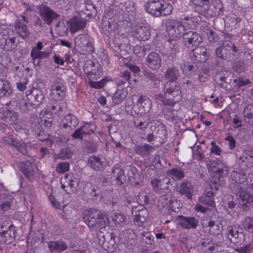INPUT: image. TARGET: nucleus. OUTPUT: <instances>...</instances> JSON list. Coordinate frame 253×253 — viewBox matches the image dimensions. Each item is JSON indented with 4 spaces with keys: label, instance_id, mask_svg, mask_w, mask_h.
Here are the masks:
<instances>
[{
    "label": "nucleus",
    "instance_id": "nucleus-1",
    "mask_svg": "<svg viewBox=\"0 0 253 253\" xmlns=\"http://www.w3.org/2000/svg\"><path fill=\"white\" fill-rule=\"evenodd\" d=\"M214 52L217 58L233 62L237 59L239 49L231 41L223 40L220 42L219 46L215 49Z\"/></svg>",
    "mask_w": 253,
    "mask_h": 253
},
{
    "label": "nucleus",
    "instance_id": "nucleus-2",
    "mask_svg": "<svg viewBox=\"0 0 253 253\" xmlns=\"http://www.w3.org/2000/svg\"><path fill=\"white\" fill-rule=\"evenodd\" d=\"M145 11L155 17H160L170 14L173 10L172 6L167 2L160 0H148L145 4Z\"/></svg>",
    "mask_w": 253,
    "mask_h": 253
},
{
    "label": "nucleus",
    "instance_id": "nucleus-3",
    "mask_svg": "<svg viewBox=\"0 0 253 253\" xmlns=\"http://www.w3.org/2000/svg\"><path fill=\"white\" fill-rule=\"evenodd\" d=\"M190 1L201 7L202 12L207 16H217L223 8L222 3L220 0H190Z\"/></svg>",
    "mask_w": 253,
    "mask_h": 253
},
{
    "label": "nucleus",
    "instance_id": "nucleus-4",
    "mask_svg": "<svg viewBox=\"0 0 253 253\" xmlns=\"http://www.w3.org/2000/svg\"><path fill=\"white\" fill-rule=\"evenodd\" d=\"M201 222L204 228H208L207 230L211 235L216 236L220 234L222 230L221 220L219 216L214 215L206 217Z\"/></svg>",
    "mask_w": 253,
    "mask_h": 253
},
{
    "label": "nucleus",
    "instance_id": "nucleus-5",
    "mask_svg": "<svg viewBox=\"0 0 253 253\" xmlns=\"http://www.w3.org/2000/svg\"><path fill=\"white\" fill-rule=\"evenodd\" d=\"M166 31L173 38H180L186 31L182 21L168 19L166 21Z\"/></svg>",
    "mask_w": 253,
    "mask_h": 253
},
{
    "label": "nucleus",
    "instance_id": "nucleus-6",
    "mask_svg": "<svg viewBox=\"0 0 253 253\" xmlns=\"http://www.w3.org/2000/svg\"><path fill=\"white\" fill-rule=\"evenodd\" d=\"M50 90L54 100L62 99L66 93V87L63 80L59 78L54 79Z\"/></svg>",
    "mask_w": 253,
    "mask_h": 253
},
{
    "label": "nucleus",
    "instance_id": "nucleus-7",
    "mask_svg": "<svg viewBox=\"0 0 253 253\" xmlns=\"http://www.w3.org/2000/svg\"><path fill=\"white\" fill-rule=\"evenodd\" d=\"M180 83L167 82L164 87V95L171 96L175 102L180 101L182 98V91L179 88Z\"/></svg>",
    "mask_w": 253,
    "mask_h": 253
},
{
    "label": "nucleus",
    "instance_id": "nucleus-8",
    "mask_svg": "<svg viewBox=\"0 0 253 253\" xmlns=\"http://www.w3.org/2000/svg\"><path fill=\"white\" fill-rule=\"evenodd\" d=\"M226 237L231 243L235 245H242L245 240L244 234L241 231L240 232L238 228L233 225L227 227Z\"/></svg>",
    "mask_w": 253,
    "mask_h": 253
},
{
    "label": "nucleus",
    "instance_id": "nucleus-9",
    "mask_svg": "<svg viewBox=\"0 0 253 253\" xmlns=\"http://www.w3.org/2000/svg\"><path fill=\"white\" fill-rule=\"evenodd\" d=\"M75 6L78 13L85 14L86 17H89L96 13L95 7L90 0H77Z\"/></svg>",
    "mask_w": 253,
    "mask_h": 253
},
{
    "label": "nucleus",
    "instance_id": "nucleus-10",
    "mask_svg": "<svg viewBox=\"0 0 253 253\" xmlns=\"http://www.w3.org/2000/svg\"><path fill=\"white\" fill-rule=\"evenodd\" d=\"M182 37V42L187 47L198 46L203 42L201 35L192 31L185 32Z\"/></svg>",
    "mask_w": 253,
    "mask_h": 253
},
{
    "label": "nucleus",
    "instance_id": "nucleus-11",
    "mask_svg": "<svg viewBox=\"0 0 253 253\" xmlns=\"http://www.w3.org/2000/svg\"><path fill=\"white\" fill-rule=\"evenodd\" d=\"M39 10L42 19L47 25L51 24L54 19L59 16L53 9L45 5H41Z\"/></svg>",
    "mask_w": 253,
    "mask_h": 253
},
{
    "label": "nucleus",
    "instance_id": "nucleus-12",
    "mask_svg": "<svg viewBox=\"0 0 253 253\" xmlns=\"http://www.w3.org/2000/svg\"><path fill=\"white\" fill-rule=\"evenodd\" d=\"M127 177L131 185L140 186L143 179V174L135 167L127 166Z\"/></svg>",
    "mask_w": 253,
    "mask_h": 253
},
{
    "label": "nucleus",
    "instance_id": "nucleus-13",
    "mask_svg": "<svg viewBox=\"0 0 253 253\" xmlns=\"http://www.w3.org/2000/svg\"><path fill=\"white\" fill-rule=\"evenodd\" d=\"M150 182L154 191L156 193H161L169 189L171 181L168 177H164L162 178H151Z\"/></svg>",
    "mask_w": 253,
    "mask_h": 253
},
{
    "label": "nucleus",
    "instance_id": "nucleus-14",
    "mask_svg": "<svg viewBox=\"0 0 253 253\" xmlns=\"http://www.w3.org/2000/svg\"><path fill=\"white\" fill-rule=\"evenodd\" d=\"M237 187L239 191L236 195L240 200L239 204L242 207L243 210L247 211L249 204L253 202V196L251 195L245 188H242L240 184Z\"/></svg>",
    "mask_w": 253,
    "mask_h": 253
},
{
    "label": "nucleus",
    "instance_id": "nucleus-15",
    "mask_svg": "<svg viewBox=\"0 0 253 253\" xmlns=\"http://www.w3.org/2000/svg\"><path fill=\"white\" fill-rule=\"evenodd\" d=\"M179 226L186 229H195L199 224V220L193 216H185L182 215L176 217Z\"/></svg>",
    "mask_w": 253,
    "mask_h": 253
},
{
    "label": "nucleus",
    "instance_id": "nucleus-16",
    "mask_svg": "<svg viewBox=\"0 0 253 253\" xmlns=\"http://www.w3.org/2000/svg\"><path fill=\"white\" fill-rule=\"evenodd\" d=\"M207 167L210 172L219 173L220 175H225L227 173V168L219 159L214 160H210L207 162Z\"/></svg>",
    "mask_w": 253,
    "mask_h": 253
},
{
    "label": "nucleus",
    "instance_id": "nucleus-17",
    "mask_svg": "<svg viewBox=\"0 0 253 253\" xmlns=\"http://www.w3.org/2000/svg\"><path fill=\"white\" fill-rule=\"evenodd\" d=\"M146 64L148 68L153 71L159 69L162 65L161 56L156 52H151L145 59Z\"/></svg>",
    "mask_w": 253,
    "mask_h": 253
},
{
    "label": "nucleus",
    "instance_id": "nucleus-18",
    "mask_svg": "<svg viewBox=\"0 0 253 253\" xmlns=\"http://www.w3.org/2000/svg\"><path fill=\"white\" fill-rule=\"evenodd\" d=\"M18 118V113L6 107L0 108V120L12 124L17 122Z\"/></svg>",
    "mask_w": 253,
    "mask_h": 253
},
{
    "label": "nucleus",
    "instance_id": "nucleus-19",
    "mask_svg": "<svg viewBox=\"0 0 253 253\" xmlns=\"http://www.w3.org/2000/svg\"><path fill=\"white\" fill-rule=\"evenodd\" d=\"M29 93L27 95L29 96V101H31V105L39 106L44 99V95L42 91L36 88L28 91Z\"/></svg>",
    "mask_w": 253,
    "mask_h": 253
},
{
    "label": "nucleus",
    "instance_id": "nucleus-20",
    "mask_svg": "<svg viewBox=\"0 0 253 253\" xmlns=\"http://www.w3.org/2000/svg\"><path fill=\"white\" fill-rule=\"evenodd\" d=\"M101 213V211L99 210L90 209L85 211L84 220L89 227L92 228L95 225L96 220L100 216Z\"/></svg>",
    "mask_w": 253,
    "mask_h": 253
},
{
    "label": "nucleus",
    "instance_id": "nucleus-21",
    "mask_svg": "<svg viewBox=\"0 0 253 253\" xmlns=\"http://www.w3.org/2000/svg\"><path fill=\"white\" fill-rule=\"evenodd\" d=\"M177 189L179 194L185 196L189 200L192 199L194 189L191 182L184 180L177 186Z\"/></svg>",
    "mask_w": 253,
    "mask_h": 253
},
{
    "label": "nucleus",
    "instance_id": "nucleus-22",
    "mask_svg": "<svg viewBox=\"0 0 253 253\" xmlns=\"http://www.w3.org/2000/svg\"><path fill=\"white\" fill-rule=\"evenodd\" d=\"M190 56L193 60L199 62H205L208 58L207 49L202 46L194 48L190 53Z\"/></svg>",
    "mask_w": 253,
    "mask_h": 253
},
{
    "label": "nucleus",
    "instance_id": "nucleus-23",
    "mask_svg": "<svg viewBox=\"0 0 253 253\" xmlns=\"http://www.w3.org/2000/svg\"><path fill=\"white\" fill-rule=\"evenodd\" d=\"M132 214L133 215V220L134 223L138 226H141L146 221L149 216V213L147 210L145 208L141 209H138L135 211L133 209L132 211Z\"/></svg>",
    "mask_w": 253,
    "mask_h": 253
},
{
    "label": "nucleus",
    "instance_id": "nucleus-24",
    "mask_svg": "<svg viewBox=\"0 0 253 253\" xmlns=\"http://www.w3.org/2000/svg\"><path fill=\"white\" fill-rule=\"evenodd\" d=\"M134 32V36L140 41H145L150 37V28L146 25L136 26Z\"/></svg>",
    "mask_w": 253,
    "mask_h": 253
},
{
    "label": "nucleus",
    "instance_id": "nucleus-25",
    "mask_svg": "<svg viewBox=\"0 0 253 253\" xmlns=\"http://www.w3.org/2000/svg\"><path fill=\"white\" fill-rule=\"evenodd\" d=\"M18 167L27 179L30 181L34 180V170L31 162L28 161L20 163L18 164Z\"/></svg>",
    "mask_w": 253,
    "mask_h": 253
},
{
    "label": "nucleus",
    "instance_id": "nucleus-26",
    "mask_svg": "<svg viewBox=\"0 0 253 253\" xmlns=\"http://www.w3.org/2000/svg\"><path fill=\"white\" fill-rule=\"evenodd\" d=\"M14 30L16 33L23 39H27L30 34V30L26 24L19 19L15 22Z\"/></svg>",
    "mask_w": 253,
    "mask_h": 253
},
{
    "label": "nucleus",
    "instance_id": "nucleus-27",
    "mask_svg": "<svg viewBox=\"0 0 253 253\" xmlns=\"http://www.w3.org/2000/svg\"><path fill=\"white\" fill-rule=\"evenodd\" d=\"M116 27V23L107 17H103L101 24V31L106 35H108L114 32Z\"/></svg>",
    "mask_w": 253,
    "mask_h": 253
},
{
    "label": "nucleus",
    "instance_id": "nucleus-28",
    "mask_svg": "<svg viewBox=\"0 0 253 253\" xmlns=\"http://www.w3.org/2000/svg\"><path fill=\"white\" fill-rule=\"evenodd\" d=\"M48 248L51 253H61L68 249L67 243L62 240L50 241L48 243Z\"/></svg>",
    "mask_w": 253,
    "mask_h": 253
},
{
    "label": "nucleus",
    "instance_id": "nucleus-29",
    "mask_svg": "<svg viewBox=\"0 0 253 253\" xmlns=\"http://www.w3.org/2000/svg\"><path fill=\"white\" fill-rule=\"evenodd\" d=\"M62 127L70 131L74 129L78 124L76 117L71 114H68L63 119Z\"/></svg>",
    "mask_w": 253,
    "mask_h": 253
},
{
    "label": "nucleus",
    "instance_id": "nucleus-30",
    "mask_svg": "<svg viewBox=\"0 0 253 253\" xmlns=\"http://www.w3.org/2000/svg\"><path fill=\"white\" fill-rule=\"evenodd\" d=\"M3 36L4 37L0 39V47L5 51H10L16 48L15 38H9L8 35Z\"/></svg>",
    "mask_w": 253,
    "mask_h": 253
},
{
    "label": "nucleus",
    "instance_id": "nucleus-31",
    "mask_svg": "<svg viewBox=\"0 0 253 253\" xmlns=\"http://www.w3.org/2000/svg\"><path fill=\"white\" fill-rule=\"evenodd\" d=\"M71 31L76 32L78 30L84 28L86 24V21L84 19L77 17H74L69 21Z\"/></svg>",
    "mask_w": 253,
    "mask_h": 253
},
{
    "label": "nucleus",
    "instance_id": "nucleus-32",
    "mask_svg": "<svg viewBox=\"0 0 253 253\" xmlns=\"http://www.w3.org/2000/svg\"><path fill=\"white\" fill-rule=\"evenodd\" d=\"M180 76V73L175 67H171L167 70L165 73L164 78L167 82L175 83Z\"/></svg>",
    "mask_w": 253,
    "mask_h": 253
},
{
    "label": "nucleus",
    "instance_id": "nucleus-33",
    "mask_svg": "<svg viewBox=\"0 0 253 253\" xmlns=\"http://www.w3.org/2000/svg\"><path fill=\"white\" fill-rule=\"evenodd\" d=\"M40 117L43 125L51 127L53 126V117L52 113L48 109L42 110L40 114Z\"/></svg>",
    "mask_w": 253,
    "mask_h": 253
},
{
    "label": "nucleus",
    "instance_id": "nucleus-34",
    "mask_svg": "<svg viewBox=\"0 0 253 253\" xmlns=\"http://www.w3.org/2000/svg\"><path fill=\"white\" fill-rule=\"evenodd\" d=\"M0 237L2 241L6 244H10L15 240V230L13 229V225L12 224L8 226L7 231H0Z\"/></svg>",
    "mask_w": 253,
    "mask_h": 253
},
{
    "label": "nucleus",
    "instance_id": "nucleus-35",
    "mask_svg": "<svg viewBox=\"0 0 253 253\" xmlns=\"http://www.w3.org/2000/svg\"><path fill=\"white\" fill-rule=\"evenodd\" d=\"M137 105L141 107V113L148 112L151 108V101L145 95H141L137 100Z\"/></svg>",
    "mask_w": 253,
    "mask_h": 253
},
{
    "label": "nucleus",
    "instance_id": "nucleus-36",
    "mask_svg": "<svg viewBox=\"0 0 253 253\" xmlns=\"http://www.w3.org/2000/svg\"><path fill=\"white\" fill-rule=\"evenodd\" d=\"M142 73L144 76V79L147 82H151L155 87L159 86L161 80L158 75L147 70H144Z\"/></svg>",
    "mask_w": 253,
    "mask_h": 253
},
{
    "label": "nucleus",
    "instance_id": "nucleus-37",
    "mask_svg": "<svg viewBox=\"0 0 253 253\" xmlns=\"http://www.w3.org/2000/svg\"><path fill=\"white\" fill-rule=\"evenodd\" d=\"M113 176L116 180V183L121 185L124 183L126 181V176L124 170L119 167L114 168L112 170Z\"/></svg>",
    "mask_w": 253,
    "mask_h": 253
},
{
    "label": "nucleus",
    "instance_id": "nucleus-38",
    "mask_svg": "<svg viewBox=\"0 0 253 253\" xmlns=\"http://www.w3.org/2000/svg\"><path fill=\"white\" fill-rule=\"evenodd\" d=\"M12 91L9 82L0 79V97H9L12 93Z\"/></svg>",
    "mask_w": 253,
    "mask_h": 253
},
{
    "label": "nucleus",
    "instance_id": "nucleus-39",
    "mask_svg": "<svg viewBox=\"0 0 253 253\" xmlns=\"http://www.w3.org/2000/svg\"><path fill=\"white\" fill-rule=\"evenodd\" d=\"M84 70V73L90 77L92 75H98L100 73L97 66L96 67L95 63L92 61H88L85 63Z\"/></svg>",
    "mask_w": 253,
    "mask_h": 253
},
{
    "label": "nucleus",
    "instance_id": "nucleus-40",
    "mask_svg": "<svg viewBox=\"0 0 253 253\" xmlns=\"http://www.w3.org/2000/svg\"><path fill=\"white\" fill-rule=\"evenodd\" d=\"M87 164L95 170H101L103 169V165L101 159L97 156L89 157L87 160Z\"/></svg>",
    "mask_w": 253,
    "mask_h": 253
},
{
    "label": "nucleus",
    "instance_id": "nucleus-41",
    "mask_svg": "<svg viewBox=\"0 0 253 253\" xmlns=\"http://www.w3.org/2000/svg\"><path fill=\"white\" fill-rule=\"evenodd\" d=\"M134 150L137 154L144 157L153 152L154 148L150 145L145 144L143 145H137L135 147Z\"/></svg>",
    "mask_w": 253,
    "mask_h": 253
},
{
    "label": "nucleus",
    "instance_id": "nucleus-42",
    "mask_svg": "<svg viewBox=\"0 0 253 253\" xmlns=\"http://www.w3.org/2000/svg\"><path fill=\"white\" fill-rule=\"evenodd\" d=\"M127 92L124 88H118L112 96V101L115 104H120L126 97Z\"/></svg>",
    "mask_w": 253,
    "mask_h": 253
},
{
    "label": "nucleus",
    "instance_id": "nucleus-43",
    "mask_svg": "<svg viewBox=\"0 0 253 253\" xmlns=\"http://www.w3.org/2000/svg\"><path fill=\"white\" fill-rule=\"evenodd\" d=\"M244 116L247 123L253 126V104H249L245 107Z\"/></svg>",
    "mask_w": 253,
    "mask_h": 253
},
{
    "label": "nucleus",
    "instance_id": "nucleus-44",
    "mask_svg": "<svg viewBox=\"0 0 253 253\" xmlns=\"http://www.w3.org/2000/svg\"><path fill=\"white\" fill-rule=\"evenodd\" d=\"M171 199L172 198L169 195H161L158 201V206L162 211L164 209L168 210Z\"/></svg>",
    "mask_w": 253,
    "mask_h": 253
},
{
    "label": "nucleus",
    "instance_id": "nucleus-45",
    "mask_svg": "<svg viewBox=\"0 0 253 253\" xmlns=\"http://www.w3.org/2000/svg\"><path fill=\"white\" fill-rule=\"evenodd\" d=\"M151 46L148 44H145L142 45H137L133 47V51L134 53L138 57H142L146 53L150 50Z\"/></svg>",
    "mask_w": 253,
    "mask_h": 253
},
{
    "label": "nucleus",
    "instance_id": "nucleus-46",
    "mask_svg": "<svg viewBox=\"0 0 253 253\" xmlns=\"http://www.w3.org/2000/svg\"><path fill=\"white\" fill-rule=\"evenodd\" d=\"M49 52L40 51V50L37 51V49H32L30 54L34 64L36 62L37 59L41 60L47 58L49 56Z\"/></svg>",
    "mask_w": 253,
    "mask_h": 253
},
{
    "label": "nucleus",
    "instance_id": "nucleus-47",
    "mask_svg": "<svg viewBox=\"0 0 253 253\" xmlns=\"http://www.w3.org/2000/svg\"><path fill=\"white\" fill-rule=\"evenodd\" d=\"M65 178L68 179V184L72 191L77 190L80 182V179L78 177L77 174L67 175H66Z\"/></svg>",
    "mask_w": 253,
    "mask_h": 253
},
{
    "label": "nucleus",
    "instance_id": "nucleus-48",
    "mask_svg": "<svg viewBox=\"0 0 253 253\" xmlns=\"http://www.w3.org/2000/svg\"><path fill=\"white\" fill-rule=\"evenodd\" d=\"M90 38L87 34H80L78 35L75 39V46L79 49L81 47H84V44Z\"/></svg>",
    "mask_w": 253,
    "mask_h": 253
},
{
    "label": "nucleus",
    "instance_id": "nucleus-49",
    "mask_svg": "<svg viewBox=\"0 0 253 253\" xmlns=\"http://www.w3.org/2000/svg\"><path fill=\"white\" fill-rule=\"evenodd\" d=\"M169 175L177 180L184 178V173L182 169L178 168H172L168 171Z\"/></svg>",
    "mask_w": 253,
    "mask_h": 253
},
{
    "label": "nucleus",
    "instance_id": "nucleus-50",
    "mask_svg": "<svg viewBox=\"0 0 253 253\" xmlns=\"http://www.w3.org/2000/svg\"><path fill=\"white\" fill-rule=\"evenodd\" d=\"M29 101H30L27 99L25 100L24 99H21L18 102V107L20 111L22 113L28 114L29 113L30 111V107L32 106L31 105V103H30Z\"/></svg>",
    "mask_w": 253,
    "mask_h": 253
},
{
    "label": "nucleus",
    "instance_id": "nucleus-51",
    "mask_svg": "<svg viewBox=\"0 0 253 253\" xmlns=\"http://www.w3.org/2000/svg\"><path fill=\"white\" fill-rule=\"evenodd\" d=\"M218 189L217 184L215 181H207L205 185V194L210 196L214 195V190Z\"/></svg>",
    "mask_w": 253,
    "mask_h": 253
},
{
    "label": "nucleus",
    "instance_id": "nucleus-52",
    "mask_svg": "<svg viewBox=\"0 0 253 253\" xmlns=\"http://www.w3.org/2000/svg\"><path fill=\"white\" fill-rule=\"evenodd\" d=\"M179 51V45L175 41H174L170 43L169 48L166 52V56L168 57L173 58L175 57L176 53Z\"/></svg>",
    "mask_w": 253,
    "mask_h": 253
},
{
    "label": "nucleus",
    "instance_id": "nucleus-53",
    "mask_svg": "<svg viewBox=\"0 0 253 253\" xmlns=\"http://www.w3.org/2000/svg\"><path fill=\"white\" fill-rule=\"evenodd\" d=\"M199 202L211 208L214 207L215 205L213 196H210L207 194L200 196L199 197Z\"/></svg>",
    "mask_w": 253,
    "mask_h": 253
},
{
    "label": "nucleus",
    "instance_id": "nucleus-54",
    "mask_svg": "<svg viewBox=\"0 0 253 253\" xmlns=\"http://www.w3.org/2000/svg\"><path fill=\"white\" fill-rule=\"evenodd\" d=\"M108 219L105 214L101 212L100 216L96 220L95 226H93V229H102L106 226Z\"/></svg>",
    "mask_w": 253,
    "mask_h": 253
},
{
    "label": "nucleus",
    "instance_id": "nucleus-55",
    "mask_svg": "<svg viewBox=\"0 0 253 253\" xmlns=\"http://www.w3.org/2000/svg\"><path fill=\"white\" fill-rule=\"evenodd\" d=\"M79 50L80 53L82 54H90L93 52L94 49L90 38L84 43V47H81Z\"/></svg>",
    "mask_w": 253,
    "mask_h": 253
},
{
    "label": "nucleus",
    "instance_id": "nucleus-56",
    "mask_svg": "<svg viewBox=\"0 0 253 253\" xmlns=\"http://www.w3.org/2000/svg\"><path fill=\"white\" fill-rule=\"evenodd\" d=\"M231 177L233 180L240 183L245 181L246 179L245 173L241 170L233 171L231 174Z\"/></svg>",
    "mask_w": 253,
    "mask_h": 253
},
{
    "label": "nucleus",
    "instance_id": "nucleus-57",
    "mask_svg": "<svg viewBox=\"0 0 253 253\" xmlns=\"http://www.w3.org/2000/svg\"><path fill=\"white\" fill-rule=\"evenodd\" d=\"M55 29L58 32L60 36L65 35L68 31V28L65 25L63 22L60 21H58L55 25Z\"/></svg>",
    "mask_w": 253,
    "mask_h": 253
},
{
    "label": "nucleus",
    "instance_id": "nucleus-58",
    "mask_svg": "<svg viewBox=\"0 0 253 253\" xmlns=\"http://www.w3.org/2000/svg\"><path fill=\"white\" fill-rule=\"evenodd\" d=\"M241 225L246 231L250 232L253 228V217H246L242 221Z\"/></svg>",
    "mask_w": 253,
    "mask_h": 253
},
{
    "label": "nucleus",
    "instance_id": "nucleus-59",
    "mask_svg": "<svg viewBox=\"0 0 253 253\" xmlns=\"http://www.w3.org/2000/svg\"><path fill=\"white\" fill-rule=\"evenodd\" d=\"M181 208V204L180 203V202L175 199L172 200V199L168 210H171L172 211L174 212H178Z\"/></svg>",
    "mask_w": 253,
    "mask_h": 253
},
{
    "label": "nucleus",
    "instance_id": "nucleus-60",
    "mask_svg": "<svg viewBox=\"0 0 253 253\" xmlns=\"http://www.w3.org/2000/svg\"><path fill=\"white\" fill-rule=\"evenodd\" d=\"M137 201L140 205H143L148 204L149 203L150 198L145 192L142 191L139 193Z\"/></svg>",
    "mask_w": 253,
    "mask_h": 253
},
{
    "label": "nucleus",
    "instance_id": "nucleus-61",
    "mask_svg": "<svg viewBox=\"0 0 253 253\" xmlns=\"http://www.w3.org/2000/svg\"><path fill=\"white\" fill-rule=\"evenodd\" d=\"M130 77V73L126 71L122 73L121 78L117 81V84L119 86L124 84L126 82L128 81Z\"/></svg>",
    "mask_w": 253,
    "mask_h": 253
},
{
    "label": "nucleus",
    "instance_id": "nucleus-62",
    "mask_svg": "<svg viewBox=\"0 0 253 253\" xmlns=\"http://www.w3.org/2000/svg\"><path fill=\"white\" fill-rule=\"evenodd\" d=\"M233 69L238 73L243 72L245 70L244 62L241 60L234 62L233 64Z\"/></svg>",
    "mask_w": 253,
    "mask_h": 253
},
{
    "label": "nucleus",
    "instance_id": "nucleus-63",
    "mask_svg": "<svg viewBox=\"0 0 253 253\" xmlns=\"http://www.w3.org/2000/svg\"><path fill=\"white\" fill-rule=\"evenodd\" d=\"M107 82V80L106 79L104 78L98 82L89 81V84L91 87L93 88L96 89H100L102 88L104 86V85Z\"/></svg>",
    "mask_w": 253,
    "mask_h": 253
},
{
    "label": "nucleus",
    "instance_id": "nucleus-64",
    "mask_svg": "<svg viewBox=\"0 0 253 253\" xmlns=\"http://www.w3.org/2000/svg\"><path fill=\"white\" fill-rule=\"evenodd\" d=\"M166 130L162 126H158L155 135V138L163 140L166 138Z\"/></svg>",
    "mask_w": 253,
    "mask_h": 253
}]
</instances>
